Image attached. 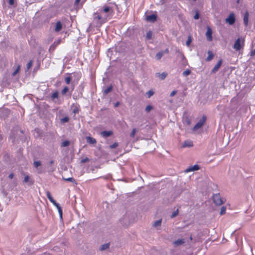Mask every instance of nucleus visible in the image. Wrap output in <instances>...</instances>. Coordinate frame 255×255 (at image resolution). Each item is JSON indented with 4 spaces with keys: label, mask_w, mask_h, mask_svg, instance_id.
<instances>
[{
    "label": "nucleus",
    "mask_w": 255,
    "mask_h": 255,
    "mask_svg": "<svg viewBox=\"0 0 255 255\" xmlns=\"http://www.w3.org/2000/svg\"><path fill=\"white\" fill-rule=\"evenodd\" d=\"M167 75V73L165 72H163L161 74L156 73V76L159 77V78L161 80L164 79L166 77Z\"/></svg>",
    "instance_id": "obj_27"
},
{
    "label": "nucleus",
    "mask_w": 255,
    "mask_h": 255,
    "mask_svg": "<svg viewBox=\"0 0 255 255\" xmlns=\"http://www.w3.org/2000/svg\"><path fill=\"white\" fill-rule=\"evenodd\" d=\"M113 134V132L111 130H104L101 132L102 136L105 138L111 136Z\"/></svg>",
    "instance_id": "obj_16"
},
{
    "label": "nucleus",
    "mask_w": 255,
    "mask_h": 255,
    "mask_svg": "<svg viewBox=\"0 0 255 255\" xmlns=\"http://www.w3.org/2000/svg\"><path fill=\"white\" fill-rule=\"evenodd\" d=\"M70 144V141L68 140H65L62 142L61 146L62 147H66L68 146Z\"/></svg>",
    "instance_id": "obj_37"
},
{
    "label": "nucleus",
    "mask_w": 255,
    "mask_h": 255,
    "mask_svg": "<svg viewBox=\"0 0 255 255\" xmlns=\"http://www.w3.org/2000/svg\"><path fill=\"white\" fill-rule=\"evenodd\" d=\"M109 247H110V243L103 244L101 246V247L100 248V251L106 250L109 249Z\"/></svg>",
    "instance_id": "obj_25"
},
{
    "label": "nucleus",
    "mask_w": 255,
    "mask_h": 255,
    "mask_svg": "<svg viewBox=\"0 0 255 255\" xmlns=\"http://www.w3.org/2000/svg\"><path fill=\"white\" fill-rule=\"evenodd\" d=\"M61 39H58L57 41H54V42L50 46L49 49V51L50 52H52L54 51L56 47L60 43Z\"/></svg>",
    "instance_id": "obj_13"
},
{
    "label": "nucleus",
    "mask_w": 255,
    "mask_h": 255,
    "mask_svg": "<svg viewBox=\"0 0 255 255\" xmlns=\"http://www.w3.org/2000/svg\"><path fill=\"white\" fill-rule=\"evenodd\" d=\"M69 75V76L66 77L65 78V82L66 83V84L68 85L70 83V82L72 81V76H71L72 74H73V76L77 78V81H76V83H77L79 78H80V74L78 73H74L73 74H68Z\"/></svg>",
    "instance_id": "obj_5"
},
{
    "label": "nucleus",
    "mask_w": 255,
    "mask_h": 255,
    "mask_svg": "<svg viewBox=\"0 0 255 255\" xmlns=\"http://www.w3.org/2000/svg\"><path fill=\"white\" fill-rule=\"evenodd\" d=\"M23 182H24L25 183H28V184L29 185H31L32 184H33V183H34L33 180H30V178H29V176L28 175H26L24 177V180H23Z\"/></svg>",
    "instance_id": "obj_20"
},
{
    "label": "nucleus",
    "mask_w": 255,
    "mask_h": 255,
    "mask_svg": "<svg viewBox=\"0 0 255 255\" xmlns=\"http://www.w3.org/2000/svg\"><path fill=\"white\" fill-rule=\"evenodd\" d=\"M250 55L252 57H254L255 56V49L251 50V51L250 52Z\"/></svg>",
    "instance_id": "obj_48"
},
{
    "label": "nucleus",
    "mask_w": 255,
    "mask_h": 255,
    "mask_svg": "<svg viewBox=\"0 0 255 255\" xmlns=\"http://www.w3.org/2000/svg\"><path fill=\"white\" fill-rule=\"evenodd\" d=\"M184 243L183 239H178L177 240L174 242L173 244L175 246H178L182 245Z\"/></svg>",
    "instance_id": "obj_23"
},
{
    "label": "nucleus",
    "mask_w": 255,
    "mask_h": 255,
    "mask_svg": "<svg viewBox=\"0 0 255 255\" xmlns=\"http://www.w3.org/2000/svg\"><path fill=\"white\" fill-rule=\"evenodd\" d=\"M147 144L146 152H151L155 149V142L151 139H144Z\"/></svg>",
    "instance_id": "obj_3"
},
{
    "label": "nucleus",
    "mask_w": 255,
    "mask_h": 255,
    "mask_svg": "<svg viewBox=\"0 0 255 255\" xmlns=\"http://www.w3.org/2000/svg\"><path fill=\"white\" fill-rule=\"evenodd\" d=\"M208 56L206 58V61H210L213 58L214 55L212 53V52L210 51H208Z\"/></svg>",
    "instance_id": "obj_26"
},
{
    "label": "nucleus",
    "mask_w": 255,
    "mask_h": 255,
    "mask_svg": "<svg viewBox=\"0 0 255 255\" xmlns=\"http://www.w3.org/2000/svg\"><path fill=\"white\" fill-rule=\"evenodd\" d=\"M213 201L218 206H220L224 203L219 194H215L213 196Z\"/></svg>",
    "instance_id": "obj_6"
},
{
    "label": "nucleus",
    "mask_w": 255,
    "mask_h": 255,
    "mask_svg": "<svg viewBox=\"0 0 255 255\" xmlns=\"http://www.w3.org/2000/svg\"><path fill=\"white\" fill-rule=\"evenodd\" d=\"M33 165L35 168H37L41 165V162L40 161H35L34 162Z\"/></svg>",
    "instance_id": "obj_40"
},
{
    "label": "nucleus",
    "mask_w": 255,
    "mask_h": 255,
    "mask_svg": "<svg viewBox=\"0 0 255 255\" xmlns=\"http://www.w3.org/2000/svg\"><path fill=\"white\" fill-rule=\"evenodd\" d=\"M69 88L67 86H65L61 92L62 95H63V96L65 95L69 91Z\"/></svg>",
    "instance_id": "obj_28"
},
{
    "label": "nucleus",
    "mask_w": 255,
    "mask_h": 255,
    "mask_svg": "<svg viewBox=\"0 0 255 255\" xmlns=\"http://www.w3.org/2000/svg\"><path fill=\"white\" fill-rule=\"evenodd\" d=\"M9 138L11 139V140H12V142H14V140H15V137H13V135H12V134H11V135H10Z\"/></svg>",
    "instance_id": "obj_56"
},
{
    "label": "nucleus",
    "mask_w": 255,
    "mask_h": 255,
    "mask_svg": "<svg viewBox=\"0 0 255 255\" xmlns=\"http://www.w3.org/2000/svg\"><path fill=\"white\" fill-rule=\"evenodd\" d=\"M13 176H14V174H13V173H10V174L9 175L8 177H9V178H10V179H12V178H13Z\"/></svg>",
    "instance_id": "obj_58"
},
{
    "label": "nucleus",
    "mask_w": 255,
    "mask_h": 255,
    "mask_svg": "<svg viewBox=\"0 0 255 255\" xmlns=\"http://www.w3.org/2000/svg\"><path fill=\"white\" fill-rule=\"evenodd\" d=\"M80 0H75V2H74V6L76 7L78 6V5H79V2Z\"/></svg>",
    "instance_id": "obj_50"
},
{
    "label": "nucleus",
    "mask_w": 255,
    "mask_h": 255,
    "mask_svg": "<svg viewBox=\"0 0 255 255\" xmlns=\"http://www.w3.org/2000/svg\"><path fill=\"white\" fill-rule=\"evenodd\" d=\"M152 32L151 31H149L147 32L146 35V39L147 40L150 39L152 38Z\"/></svg>",
    "instance_id": "obj_33"
},
{
    "label": "nucleus",
    "mask_w": 255,
    "mask_h": 255,
    "mask_svg": "<svg viewBox=\"0 0 255 255\" xmlns=\"http://www.w3.org/2000/svg\"><path fill=\"white\" fill-rule=\"evenodd\" d=\"M20 66L18 65L17 68L15 70V71L12 73V76H15L20 70Z\"/></svg>",
    "instance_id": "obj_42"
},
{
    "label": "nucleus",
    "mask_w": 255,
    "mask_h": 255,
    "mask_svg": "<svg viewBox=\"0 0 255 255\" xmlns=\"http://www.w3.org/2000/svg\"><path fill=\"white\" fill-rule=\"evenodd\" d=\"M237 2L239 3L240 2V0H237Z\"/></svg>",
    "instance_id": "obj_63"
},
{
    "label": "nucleus",
    "mask_w": 255,
    "mask_h": 255,
    "mask_svg": "<svg viewBox=\"0 0 255 255\" xmlns=\"http://www.w3.org/2000/svg\"><path fill=\"white\" fill-rule=\"evenodd\" d=\"M244 45V40L241 38H238L235 41L233 46V48L236 51L240 50L242 47Z\"/></svg>",
    "instance_id": "obj_4"
},
{
    "label": "nucleus",
    "mask_w": 255,
    "mask_h": 255,
    "mask_svg": "<svg viewBox=\"0 0 255 255\" xmlns=\"http://www.w3.org/2000/svg\"><path fill=\"white\" fill-rule=\"evenodd\" d=\"M86 0H83L82 2H81V4H82L84 2H85L86 1Z\"/></svg>",
    "instance_id": "obj_62"
},
{
    "label": "nucleus",
    "mask_w": 255,
    "mask_h": 255,
    "mask_svg": "<svg viewBox=\"0 0 255 255\" xmlns=\"http://www.w3.org/2000/svg\"><path fill=\"white\" fill-rule=\"evenodd\" d=\"M120 105V103L119 102H117L114 104V107H118Z\"/></svg>",
    "instance_id": "obj_54"
},
{
    "label": "nucleus",
    "mask_w": 255,
    "mask_h": 255,
    "mask_svg": "<svg viewBox=\"0 0 255 255\" xmlns=\"http://www.w3.org/2000/svg\"><path fill=\"white\" fill-rule=\"evenodd\" d=\"M99 11L101 14L105 13V14L104 16L107 19L108 16H112L113 15L114 13V9L111 6L104 5L102 8L99 10Z\"/></svg>",
    "instance_id": "obj_2"
},
{
    "label": "nucleus",
    "mask_w": 255,
    "mask_h": 255,
    "mask_svg": "<svg viewBox=\"0 0 255 255\" xmlns=\"http://www.w3.org/2000/svg\"><path fill=\"white\" fill-rule=\"evenodd\" d=\"M191 73V71L189 69H187L185 71H184L183 73H182V75L186 77V76H188L189 75H190Z\"/></svg>",
    "instance_id": "obj_34"
},
{
    "label": "nucleus",
    "mask_w": 255,
    "mask_h": 255,
    "mask_svg": "<svg viewBox=\"0 0 255 255\" xmlns=\"http://www.w3.org/2000/svg\"><path fill=\"white\" fill-rule=\"evenodd\" d=\"M32 66V61H30L27 64H26V68L27 70H29Z\"/></svg>",
    "instance_id": "obj_43"
},
{
    "label": "nucleus",
    "mask_w": 255,
    "mask_h": 255,
    "mask_svg": "<svg viewBox=\"0 0 255 255\" xmlns=\"http://www.w3.org/2000/svg\"><path fill=\"white\" fill-rule=\"evenodd\" d=\"M236 18L235 14L233 12L230 13L227 18H226L225 21L230 25H233L235 23Z\"/></svg>",
    "instance_id": "obj_8"
},
{
    "label": "nucleus",
    "mask_w": 255,
    "mask_h": 255,
    "mask_svg": "<svg viewBox=\"0 0 255 255\" xmlns=\"http://www.w3.org/2000/svg\"><path fill=\"white\" fill-rule=\"evenodd\" d=\"M71 108H72V109L73 110V113H74V114H78L79 113V109L78 105H75L74 104H73L71 106Z\"/></svg>",
    "instance_id": "obj_22"
},
{
    "label": "nucleus",
    "mask_w": 255,
    "mask_h": 255,
    "mask_svg": "<svg viewBox=\"0 0 255 255\" xmlns=\"http://www.w3.org/2000/svg\"><path fill=\"white\" fill-rule=\"evenodd\" d=\"M59 92L58 91H55L51 95V99L52 101H54L55 99H58Z\"/></svg>",
    "instance_id": "obj_24"
},
{
    "label": "nucleus",
    "mask_w": 255,
    "mask_h": 255,
    "mask_svg": "<svg viewBox=\"0 0 255 255\" xmlns=\"http://www.w3.org/2000/svg\"><path fill=\"white\" fill-rule=\"evenodd\" d=\"M193 145V144L192 142H189L188 144L186 143V142H185L183 145V146L184 147L185 146H188V147H190V146H192Z\"/></svg>",
    "instance_id": "obj_47"
},
{
    "label": "nucleus",
    "mask_w": 255,
    "mask_h": 255,
    "mask_svg": "<svg viewBox=\"0 0 255 255\" xmlns=\"http://www.w3.org/2000/svg\"><path fill=\"white\" fill-rule=\"evenodd\" d=\"M129 32L130 33V29H128L127 32V34H128V33Z\"/></svg>",
    "instance_id": "obj_61"
},
{
    "label": "nucleus",
    "mask_w": 255,
    "mask_h": 255,
    "mask_svg": "<svg viewBox=\"0 0 255 255\" xmlns=\"http://www.w3.org/2000/svg\"><path fill=\"white\" fill-rule=\"evenodd\" d=\"M206 117L205 116H203L201 118V119L195 125L193 129L194 130H196L201 128L204 124V123L206 121Z\"/></svg>",
    "instance_id": "obj_7"
},
{
    "label": "nucleus",
    "mask_w": 255,
    "mask_h": 255,
    "mask_svg": "<svg viewBox=\"0 0 255 255\" xmlns=\"http://www.w3.org/2000/svg\"><path fill=\"white\" fill-rule=\"evenodd\" d=\"M120 222L121 224L125 226H127L130 224V221L128 220V215H125L124 217L121 219Z\"/></svg>",
    "instance_id": "obj_11"
},
{
    "label": "nucleus",
    "mask_w": 255,
    "mask_h": 255,
    "mask_svg": "<svg viewBox=\"0 0 255 255\" xmlns=\"http://www.w3.org/2000/svg\"><path fill=\"white\" fill-rule=\"evenodd\" d=\"M62 28V25L61 22L60 21H57L56 23L55 31L56 32H59V31H60L61 30Z\"/></svg>",
    "instance_id": "obj_21"
},
{
    "label": "nucleus",
    "mask_w": 255,
    "mask_h": 255,
    "mask_svg": "<svg viewBox=\"0 0 255 255\" xmlns=\"http://www.w3.org/2000/svg\"><path fill=\"white\" fill-rule=\"evenodd\" d=\"M222 64V60L220 59L217 64L214 66L211 71V73H216L220 68Z\"/></svg>",
    "instance_id": "obj_14"
},
{
    "label": "nucleus",
    "mask_w": 255,
    "mask_h": 255,
    "mask_svg": "<svg viewBox=\"0 0 255 255\" xmlns=\"http://www.w3.org/2000/svg\"><path fill=\"white\" fill-rule=\"evenodd\" d=\"M226 211V207L225 206H223L221 209L220 215H222L225 214Z\"/></svg>",
    "instance_id": "obj_39"
},
{
    "label": "nucleus",
    "mask_w": 255,
    "mask_h": 255,
    "mask_svg": "<svg viewBox=\"0 0 255 255\" xmlns=\"http://www.w3.org/2000/svg\"><path fill=\"white\" fill-rule=\"evenodd\" d=\"M194 18L195 19H198L199 18V14L197 12L195 15L194 16Z\"/></svg>",
    "instance_id": "obj_52"
},
{
    "label": "nucleus",
    "mask_w": 255,
    "mask_h": 255,
    "mask_svg": "<svg viewBox=\"0 0 255 255\" xmlns=\"http://www.w3.org/2000/svg\"><path fill=\"white\" fill-rule=\"evenodd\" d=\"M46 196L47 198L49 200V201L55 206L58 207L60 206V205L56 202V201L53 199V198L52 197L51 193L50 192L47 191L46 192Z\"/></svg>",
    "instance_id": "obj_10"
},
{
    "label": "nucleus",
    "mask_w": 255,
    "mask_h": 255,
    "mask_svg": "<svg viewBox=\"0 0 255 255\" xmlns=\"http://www.w3.org/2000/svg\"><path fill=\"white\" fill-rule=\"evenodd\" d=\"M90 159L86 157L85 158H84V159H82L81 160V163H86V162H87L88 161H89Z\"/></svg>",
    "instance_id": "obj_44"
},
{
    "label": "nucleus",
    "mask_w": 255,
    "mask_h": 255,
    "mask_svg": "<svg viewBox=\"0 0 255 255\" xmlns=\"http://www.w3.org/2000/svg\"><path fill=\"white\" fill-rule=\"evenodd\" d=\"M200 168L199 166L198 165H194L193 166H190L188 168H187L185 170L186 172H189L190 171H196L199 170Z\"/></svg>",
    "instance_id": "obj_15"
},
{
    "label": "nucleus",
    "mask_w": 255,
    "mask_h": 255,
    "mask_svg": "<svg viewBox=\"0 0 255 255\" xmlns=\"http://www.w3.org/2000/svg\"><path fill=\"white\" fill-rule=\"evenodd\" d=\"M118 146V143L117 142H115L114 144L110 145L111 148H115Z\"/></svg>",
    "instance_id": "obj_45"
},
{
    "label": "nucleus",
    "mask_w": 255,
    "mask_h": 255,
    "mask_svg": "<svg viewBox=\"0 0 255 255\" xmlns=\"http://www.w3.org/2000/svg\"><path fill=\"white\" fill-rule=\"evenodd\" d=\"M154 94V91L152 90H150L146 93V95L147 96V98H149L150 97H151L152 95H153Z\"/></svg>",
    "instance_id": "obj_32"
},
{
    "label": "nucleus",
    "mask_w": 255,
    "mask_h": 255,
    "mask_svg": "<svg viewBox=\"0 0 255 255\" xmlns=\"http://www.w3.org/2000/svg\"><path fill=\"white\" fill-rule=\"evenodd\" d=\"M152 109H153V107L151 105H147L146 107L145 110L147 112H149Z\"/></svg>",
    "instance_id": "obj_41"
},
{
    "label": "nucleus",
    "mask_w": 255,
    "mask_h": 255,
    "mask_svg": "<svg viewBox=\"0 0 255 255\" xmlns=\"http://www.w3.org/2000/svg\"><path fill=\"white\" fill-rule=\"evenodd\" d=\"M8 3L10 5H15V0H8Z\"/></svg>",
    "instance_id": "obj_46"
},
{
    "label": "nucleus",
    "mask_w": 255,
    "mask_h": 255,
    "mask_svg": "<svg viewBox=\"0 0 255 255\" xmlns=\"http://www.w3.org/2000/svg\"><path fill=\"white\" fill-rule=\"evenodd\" d=\"M53 163H54L53 160H51V161L49 162V164H53Z\"/></svg>",
    "instance_id": "obj_60"
},
{
    "label": "nucleus",
    "mask_w": 255,
    "mask_h": 255,
    "mask_svg": "<svg viewBox=\"0 0 255 255\" xmlns=\"http://www.w3.org/2000/svg\"><path fill=\"white\" fill-rule=\"evenodd\" d=\"M145 19L148 22H154L157 19V15L155 14L147 15L146 16Z\"/></svg>",
    "instance_id": "obj_12"
},
{
    "label": "nucleus",
    "mask_w": 255,
    "mask_h": 255,
    "mask_svg": "<svg viewBox=\"0 0 255 255\" xmlns=\"http://www.w3.org/2000/svg\"><path fill=\"white\" fill-rule=\"evenodd\" d=\"M69 118L67 116L65 117L60 120V122L62 123H67V122H69Z\"/></svg>",
    "instance_id": "obj_36"
},
{
    "label": "nucleus",
    "mask_w": 255,
    "mask_h": 255,
    "mask_svg": "<svg viewBox=\"0 0 255 255\" xmlns=\"http://www.w3.org/2000/svg\"><path fill=\"white\" fill-rule=\"evenodd\" d=\"M91 27H92V23H90L89 27H88V28L87 29V32H89L90 31Z\"/></svg>",
    "instance_id": "obj_57"
},
{
    "label": "nucleus",
    "mask_w": 255,
    "mask_h": 255,
    "mask_svg": "<svg viewBox=\"0 0 255 255\" xmlns=\"http://www.w3.org/2000/svg\"><path fill=\"white\" fill-rule=\"evenodd\" d=\"M57 209H58V212H59L60 218L62 219V208L60 207V206H59L58 207H57Z\"/></svg>",
    "instance_id": "obj_38"
},
{
    "label": "nucleus",
    "mask_w": 255,
    "mask_h": 255,
    "mask_svg": "<svg viewBox=\"0 0 255 255\" xmlns=\"http://www.w3.org/2000/svg\"><path fill=\"white\" fill-rule=\"evenodd\" d=\"M249 13L248 11H246L244 15L243 20L244 24L246 26H247L248 25V21H249Z\"/></svg>",
    "instance_id": "obj_17"
},
{
    "label": "nucleus",
    "mask_w": 255,
    "mask_h": 255,
    "mask_svg": "<svg viewBox=\"0 0 255 255\" xmlns=\"http://www.w3.org/2000/svg\"><path fill=\"white\" fill-rule=\"evenodd\" d=\"M101 13L98 11L93 14V23L96 24V27H100L102 24L106 21V18L101 15Z\"/></svg>",
    "instance_id": "obj_1"
},
{
    "label": "nucleus",
    "mask_w": 255,
    "mask_h": 255,
    "mask_svg": "<svg viewBox=\"0 0 255 255\" xmlns=\"http://www.w3.org/2000/svg\"><path fill=\"white\" fill-rule=\"evenodd\" d=\"M192 42V37L190 35H189L188 37V39L186 41V44L188 47L190 46L191 43Z\"/></svg>",
    "instance_id": "obj_35"
},
{
    "label": "nucleus",
    "mask_w": 255,
    "mask_h": 255,
    "mask_svg": "<svg viewBox=\"0 0 255 255\" xmlns=\"http://www.w3.org/2000/svg\"><path fill=\"white\" fill-rule=\"evenodd\" d=\"M206 36L208 41H212L213 40L212 37V30L210 27L207 26V31L206 32Z\"/></svg>",
    "instance_id": "obj_9"
},
{
    "label": "nucleus",
    "mask_w": 255,
    "mask_h": 255,
    "mask_svg": "<svg viewBox=\"0 0 255 255\" xmlns=\"http://www.w3.org/2000/svg\"><path fill=\"white\" fill-rule=\"evenodd\" d=\"M164 52V54L165 53H169V50L168 48H166L165 50L163 51Z\"/></svg>",
    "instance_id": "obj_59"
},
{
    "label": "nucleus",
    "mask_w": 255,
    "mask_h": 255,
    "mask_svg": "<svg viewBox=\"0 0 255 255\" xmlns=\"http://www.w3.org/2000/svg\"><path fill=\"white\" fill-rule=\"evenodd\" d=\"M75 80L73 81L71 83V87H70V89L71 90V91H73L74 89V83H75Z\"/></svg>",
    "instance_id": "obj_51"
},
{
    "label": "nucleus",
    "mask_w": 255,
    "mask_h": 255,
    "mask_svg": "<svg viewBox=\"0 0 255 255\" xmlns=\"http://www.w3.org/2000/svg\"><path fill=\"white\" fill-rule=\"evenodd\" d=\"M113 86L111 85L110 86H109L108 88L103 89V95L104 96L107 95L108 94H109L110 92H111L113 90Z\"/></svg>",
    "instance_id": "obj_19"
},
{
    "label": "nucleus",
    "mask_w": 255,
    "mask_h": 255,
    "mask_svg": "<svg viewBox=\"0 0 255 255\" xmlns=\"http://www.w3.org/2000/svg\"><path fill=\"white\" fill-rule=\"evenodd\" d=\"M63 179L64 180H65V181L71 182L74 183L76 184H77V183H76V181H75V179L73 178V177H69V178H67L63 177Z\"/></svg>",
    "instance_id": "obj_31"
},
{
    "label": "nucleus",
    "mask_w": 255,
    "mask_h": 255,
    "mask_svg": "<svg viewBox=\"0 0 255 255\" xmlns=\"http://www.w3.org/2000/svg\"><path fill=\"white\" fill-rule=\"evenodd\" d=\"M135 131H136V129L135 128H134V129H132V131L130 133V136L131 137H133L134 136Z\"/></svg>",
    "instance_id": "obj_49"
},
{
    "label": "nucleus",
    "mask_w": 255,
    "mask_h": 255,
    "mask_svg": "<svg viewBox=\"0 0 255 255\" xmlns=\"http://www.w3.org/2000/svg\"><path fill=\"white\" fill-rule=\"evenodd\" d=\"M163 54H164L163 51H161L158 52L155 55V57H156V59L159 60L160 59H161Z\"/></svg>",
    "instance_id": "obj_30"
},
{
    "label": "nucleus",
    "mask_w": 255,
    "mask_h": 255,
    "mask_svg": "<svg viewBox=\"0 0 255 255\" xmlns=\"http://www.w3.org/2000/svg\"><path fill=\"white\" fill-rule=\"evenodd\" d=\"M161 222H162L161 219L156 221L153 225V227H154L155 228L160 227L161 225Z\"/></svg>",
    "instance_id": "obj_29"
},
{
    "label": "nucleus",
    "mask_w": 255,
    "mask_h": 255,
    "mask_svg": "<svg viewBox=\"0 0 255 255\" xmlns=\"http://www.w3.org/2000/svg\"><path fill=\"white\" fill-rule=\"evenodd\" d=\"M86 139L87 142L89 144H95L97 142L96 139L91 136H87Z\"/></svg>",
    "instance_id": "obj_18"
},
{
    "label": "nucleus",
    "mask_w": 255,
    "mask_h": 255,
    "mask_svg": "<svg viewBox=\"0 0 255 255\" xmlns=\"http://www.w3.org/2000/svg\"><path fill=\"white\" fill-rule=\"evenodd\" d=\"M176 93V91H173L171 93H170V96L171 97H172L173 96H174L175 95V94Z\"/></svg>",
    "instance_id": "obj_55"
},
{
    "label": "nucleus",
    "mask_w": 255,
    "mask_h": 255,
    "mask_svg": "<svg viewBox=\"0 0 255 255\" xmlns=\"http://www.w3.org/2000/svg\"><path fill=\"white\" fill-rule=\"evenodd\" d=\"M178 210H177L175 212H174L172 214V217H175L177 214H178Z\"/></svg>",
    "instance_id": "obj_53"
},
{
    "label": "nucleus",
    "mask_w": 255,
    "mask_h": 255,
    "mask_svg": "<svg viewBox=\"0 0 255 255\" xmlns=\"http://www.w3.org/2000/svg\"><path fill=\"white\" fill-rule=\"evenodd\" d=\"M20 132L21 133H23V131H22V130H20Z\"/></svg>",
    "instance_id": "obj_64"
}]
</instances>
